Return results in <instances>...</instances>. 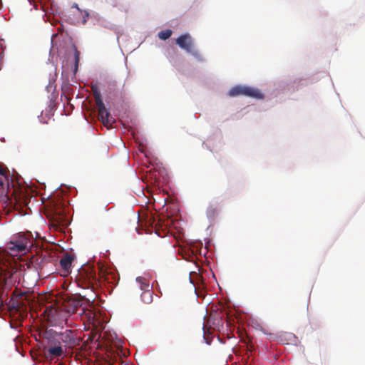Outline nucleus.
<instances>
[{"mask_svg": "<svg viewBox=\"0 0 365 365\" xmlns=\"http://www.w3.org/2000/svg\"><path fill=\"white\" fill-rule=\"evenodd\" d=\"M78 287L83 289H90L93 293L98 288V279L96 272L92 268H83L78 271L76 276Z\"/></svg>", "mask_w": 365, "mask_h": 365, "instance_id": "nucleus-2", "label": "nucleus"}, {"mask_svg": "<svg viewBox=\"0 0 365 365\" xmlns=\"http://www.w3.org/2000/svg\"><path fill=\"white\" fill-rule=\"evenodd\" d=\"M110 86H111V88H115L116 86V84L115 83H110Z\"/></svg>", "mask_w": 365, "mask_h": 365, "instance_id": "nucleus-23", "label": "nucleus"}, {"mask_svg": "<svg viewBox=\"0 0 365 365\" xmlns=\"http://www.w3.org/2000/svg\"><path fill=\"white\" fill-rule=\"evenodd\" d=\"M103 277H104L105 281L108 283L115 284L118 282V278L112 272H106L103 274Z\"/></svg>", "mask_w": 365, "mask_h": 365, "instance_id": "nucleus-15", "label": "nucleus"}, {"mask_svg": "<svg viewBox=\"0 0 365 365\" xmlns=\"http://www.w3.org/2000/svg\"><path fill=\"white\" fill-rule=\"evenodd\" d=\"M91 91L93 92L96 105L98 108L99 119L103 125L108 128V126H110L115 122V120L110 117L109 111L106 109L98 86H92Z\"/></svg>", "mask_w": 365, "mask_h": 365, "instance_id": "nucleus-3", "label": "nucleus"}, {"mask_svg": "<svg viewBox=\"0 0 365 365\" xmlns=\"http://www.w3.org/2000/svg\"><path fill=\"white\" fill-rule=\"evenodd\" d=\"M91 304L92 302L88 299L78 296L68 299L65 302L64 306L68 313H75L80 308H81L83 313H84L87 310V306H91Z\"/></svg>", "mask_w": 365, "mask_h": 365, "instance_id": "nucleus-6", "label": "nucleus"}, {"mask_svg": "<svg viewBox=\"0 0 365 365\" xmlns=\"http://www.w3.org/2000/svg\"><path fill=\"white\" fill-rule=\"evenodd\" d=\"M86 315H88V319H90V318H91V317H94V315H93V314L92 313V312H91V311H89V312H88V313H86Z\"/></svg>", "mask_w": 365, "mask_h": 365, "instance_id": "nucleus-21", "label": "nucleus"}, {"mask_svg": "<svg viewBox=\"0 0 365 365\" xmlns=\"http://www.w3.org/2000/svg\"><path fill=\"white\" fill-rule=\"evenodd\" d=\"M74 260V257L68 253L64 254L60 259V265L61 269L65 272H70L72 262Z\"/></svg>", "mask_w": 365, "mask_h": 365, "instance_id": "nucleus-11", "label": "nucleus"}, {"mask_svg": "<svg viewBox=\"0 0 365 365\" xmlns=\"http://www.w3.org/2000/svg\"><path fill=\"white\" fill-rule=\"evenodd\" d=\"M228 95L231 97L245 96L256 99H262L264 98V95L259 89L246 86H236L232 87L229 91Z\"/></svg>", "mask_w": 365, "mask_h": 365, "instance_id": "nucleus-5", "label": "nucleus"}, {"mask_svg": "<svg viewBox=\"0 0 365 365\" xmlns=\"http://www.w3.org/2000/svg\"><path fill=\"white\" fill-rule=\"evenodd\" d=\"M155 220L154 219H152V218H150V225L153 226V222H154Z\"/></svg>", "mask_w": 365, "mask_h": 365, "instance_id": "nucleus-24", "label": "nucleus"}, {"mask_svg": "<svg viewBox=\"0 0 365 365\" xmlns=\"http://www.w3.org/2000/svg\"><path fill=\"white\" fill-rule=\"evenodd\" d=\"M217 205L215 204H210L206 210L207 217L209 219L213 220L217 215Z\"/></svg>", "mask_w": 365, "mask_h": 365, "instance_id": "nucleus-14", "label": "nucleus"}, {"mask_svg": "<svg viewBox=\"0 0 365 365\" xmlns=\"http://www.w3.org/2000/svg\"><path fill=\"white\" fill-rule=\"evenodd\" d=\"M138 287L143 291L141 299L145 304H150L153 302V291L150 289L149 282L144 277L136 278Z\"/></svg>", "mask_w": 365, "mask_h": 365, "instance_id": "nucleus-8", "label": "nucleus"}, {"mask_svg": "<svg viewBox=\"0 0 365 365\" xmlns=\"http://www.w3.org/2000/svg\"><path fill=\"white\" fill-rule=\"evenodd\" d=\"M0 175L8 177L7 176V169L5 168H3L0 165Z\"/></svg>", "mask_w": 365, "mask_h": 365, "instance_id": "nucleus-18", "label": "nucleus"}, {"mask_svg": "<svg viewBox=\"0 0 365 365\" xmlns=\"http://www.w3.org/2000/svg\"><path fill=\"white\" fill-rule=\"evenodd\" d=\"M47 359H53L58 358L63 354V350L59 345L50 346L45 352Z\"/></svg>", "mask_w": 365, "mask_h": 365, "instance_id": "nucleus-12", "label": "nucleus"}, {"mask_svg": "<svg viewBox=\"0 0 365 365\" xmlns=\"http://www.w3.org/2000/svg\"><path fill=\"white\" fill-rule=\"evenodd\" d=\"M8 180V177L0 175V185L3 186L4 182Z\"/></svg>", "mask_w": 365, "mask_h": 365, "instance_id": "nucleus-19", "label": "nucleus"}, {"mask_svg": "<svg viewBox=\"0 0 365 365\" xmlns=\"http://www.w3.org/2000/svg\"><path fill=\"white\" fill-rule=\"evenodd\" d=\"M58 340L68 347H72L76 344V338L71 329H66L63 332L58 334Z\"/></svg>", "mask_w": 365, "mask_h": 365, "instance_id": "nucleus-10", "label": "nucleus"}, {"mask_svg": "<svg viewBox=\"0 0 365 365\" xmlns=\"http://www.w3.org/2000/svg\"><path fill=\"white\" fill-rule=\"evenodd\" d=\"M73 50H74V72L76 73L78 69V63H79V61H80V52L78 51L77 48L75 46H73Z\"/></svg>", "mask_w": 365, "mask_h": 365, "instance_id": "nucleus-17", "label": "nucleus"}, {"mask_svg": "<svg viewBox=\"0 0 365 365\" xmlns=\"http://www.w3.org/2000/svg\"><path fill=\"white\" fill-rule=\"evenodd\" d=\"M44 313L47 314L48 321L51 322L56 321L57 317L62 314L58 308L53 307L52 305L46 307Z\"/></svg>", "mask_w": 365, "mask_h": 365, "instance_id": "nucleus-13", "label": "nucleus"}, {"mask_svg": "<svg viewBox=\"0 0 365 365\" xmlns=\"http://www.w3.org/2000/svg\"><path fill=\"white\" fill-rule=\"evenodd\" d=\"M2 306H4V300H3V299H1L0 300V307H2Z\"/></svg>", "mask_w": 365, "mask_h": 365, "instance_id": "nucleus-25", "label": "nucleus"}, {"mask_svg": "<svg viewBox=\"0 0 365 365\" xmlns=\"http://www.w3.org/2000/svg\"><path fill=\"white\" fill-rule=\"evenodd\" d=\"M176 43L187 52L191 53L194 56L200 58V53L195 50L193 47V41L189 34H184L180 36L175 41Z\"/></svg>", "mask_w": 365, "mask_h": 365, "instance_id": "nucleus-7", "label": "nucleus"}, {"mask_svg": "<svg viewBox=\"0 0 365 365\" xmlns=\"http://www.w3.org/2000/svg\"><path fill=\"white\" fill-rule=\"evenodd\" d=\"M72 7L77 9L78 11H81L80 8L78 7V5L77 4H73Z\"/></svg>", "mask_w": 365, "mask_h": 365, "instance_id": "nucleus-22", "label": "nucleus"}, {"mask_svg": "<svg viewBox=\"0 0 365 365\" xmlns=\"http://www.w3.org/2000/svg\"><path fill=\"white\" fill-rule=\"evenodd\" d=\"M172 34L173 31L170 29L163 30L158 33V37L162 40H166L171 36Z\"/></svg>", "mask_w": 365, "mask_h": 365, "instance_id": "nucleus-16", "label": "nucleus"}, {"mask_svg": "<svg viewBox=\"0 0 365 365\" xmlns=\"http://www.w3.org/2000/svg\"><path fill=\"white\" fill-rule=\"evenodd\" d=\"M31 235L30 232L19 234L6 244L5 248L0 247V286L2 294L20 279L19 264L16 257H19L20 253H25L33 245Z\"/></svg>", "mask_w": 365, "mask_h": 365, "instance_id": "nucleus-1", "label": "nucleus"}, {"mask_svg": "<svg viewBox=\"0 0 365 365\" xmlns=\"http://www.w3.org/2000/svg\"><path fill=\"white\" fill-rule=\"evenodd\" d=\"M24 296L25 292H19L16 289L8 302V307L10 312H20V315L22 317L27 316V313L24 310V308H26V303L23 299Z\"/></svg>", "mask_w": 365, "mask_h": 365, "instance_id": "nucleus-4", "label": "nucleus"}, {"mask_svg": "<svg viewBox=\"0 0 365 365\" xmlns=\"http://www.w3.org/2000/svg\"><path fill=\"white\" fill-rule=\"evenodd\" d=\"M52 223L53 226L61 225L65 221V209L61 202H53L51 207Z\"/></svg>", "mask_w": 365, "mask_h": 365, "instance_id": "nucleus-9", "label": "nucleus"}, {"mask_svg": "<svg viewBox=\"0 0 365 365\" xmlns=\"http://www.w3.org/2000/svg\"><path fill=\"white\" fill-rule=\"evenodd\" d=\"M89 16L88 12L85 11V16H83V23L85 24L86 22V18H88Z\"/></svg>", "mask_w": 365, "mask_h": 365, "instance_id": "nucleus-20", "label": "nucleus"}]
</instances>
